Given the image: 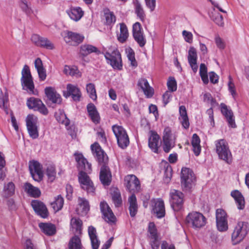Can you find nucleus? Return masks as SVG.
<instances>
[{
    "instance_id": "obj_1",
    "label": "nucleus",
    "mask_w": 249,
    "mask_h": 249,
    "mask_svg": "<svg viewBox=\"0 0 249 249\" xmlns=\"http://www.w3.org/2000/svg\"><path fill=\"white\" fill-rule=\"evenodd\" d=\"M90 148L93 156L102 166L100 173V181L104 185L108 186L111 180V174L107 165L108 157L97 142L91 144Z\"/></svg>"
},
{
    "instance_id": "obj_2",
    "label": "nucleus",
    "mask_w": 249,
    "mask_h": 249,
    "mask_svg": "<svg viewBox=\"0 0 249 249\" xmlns=\"http://www.w3.org/2000/svg\"><path fill=\"white\" fill-rule=\"evenodd\" d=\"M215 150L220 159L230 164L232 161V156L229 144L224 139L216 140L214 142Z\"/></svg>"
},
{
    "instance_id": "obj_3",
    "label": "nucleus",
    "mask_w": 249,
    "mask_h": 249,
    "mask_svg": "<svg viewBox=\"0 0 249 249\" xmlns=\"http://www.w3.org/2000/svg\"><path fill=\"white\" fill-rule=\"evenodd\" d=\"M107 63L114 70H121L123 63L121 55L119 50L115 48H109L105 53Z\"/></svg>"
},
{
    "instance_id": "obj_4",
    "label": "nucleus",
    "mask_w": 249,
    "mask_h": 249,
    "mask_svg": "<svg viewBox=\"0 0 249 249\" xmlns=\"http://www.w3.org/2000/svg\"><path fill=\"white\" fill-rule=\"evenodd\" d=\"M186 222L188 225L193 229L199 230L205 226L207 219L201 213L193 212L187 215Z\"/></svg>"
},
{
    "instance_id": "obj_5",
    "label": "nucleus",
    "mask_w": 249,
    "mask_h": 249,
    "mask_svg": "<svg viewBox=\"0 0 249 249\" xmlns=\"http://www.w3.org/2000/svg\"><path fill=\"white\" fill-rule=\"evenodd\" d=\"M180 178L181 186L186 191H190L195 185L196 176L192 170L189 168H182Z\"/></svg>"
},
{
    "instance_id": "obj_6",
    "label": "nucleus",
    "mask_w": 249,
    "mask_h": 249,
    "mask_svg": "<svg viewBox=\"0 0 249 249\" xmlns=\"http://www.w3.org/2000/svg\"><path fill=\"white\" fill-rule=\"evenodd\" d=\"M112 129L118 146L122 149L126 148L129 144V139L125 129L118 125H113Z\"/></svg>"
},
{
    "instance_id": "obj_7",
    "label": "nucleus",
    "mask_w": 249,
    "mask_h": 249,
    "mask_svg": "<svg viewBox=\"0 0 249 249\" xmlns=\"http://www.w3.org/2000/svg\"><path fill=\"white\" fill-rule=\"evenodd\" d=\"M21 74V83L22 89L27 90L30 93L35 94L34 91L35 87L33 78L29 67L27 65L24 66Z\"/></svg>"
},
{
    "instance_id": "obj_8",
    "label": "nucleus",
    "mask_w": 249,
    "mask_h": 249,
    "mask_svg": "<svg viewBox=\"0 0 249 249\" xmlns=\"http://www.w3.org/2000/svg\"><path fill=\"white\" fill-rule=\"evenodd\" d=\"M248 233V226L246 223L240 221L235 226L231 235L233 244H237L241 242Z\"/></svg>"
},
{
    "instance_id": "obj_9",
    "label": "nucleus",
    "mask_w": 249,
    "mask_h": 249,
    "mask_svg": "<svg viewBox=\"0 0 249 249\" xmlns=\"http://www.w3.org/2000/svg\"><path fill=\"white\" fill-rule=\"evenodd\" d=\"M170 202L174 211H178L182 207L184 201V195L179 191L171 190L170 193Z\"/></svg>"
},
{
    "instance_id": "obj_10",
    "label": "nucleus",
    "mask_w": 249,
    "mask_h": 249,
    "mask_svg": "<svg viewBox=\"0 0 249 249\" xmlns=\"http://www.w3.org/2000/svg\"><path fill=\"white\" fill-rule=\"evenodd\" d=\"M37 122V117L33 115L29 114L26 117L27 130L30 136L34 139H36L39 136Z\"/></svg>"
},
{
    "instance_id": "obj_11",
    "label": "nucleus",
    "mask_w": 249,
    "mask_h": 249,
    "mask_svg": "<svg viewBox=\"0 0 249 249\" xmlns=\"http://www.w3.org/2000/svg\"><path fill=\"white\" fill-rule=\"evenodd\" d=\"M27 106L30 109L35 111H38L43 115H46L48 110L42 101L35 97H31L27 100Z\"/></svg>"
},
{
    "instance_id": "obj_12",
    "label": "nucleus",
    "mask_w": 249,
    "mask_h": 249,
    "mask_svg": "<svg viewBox=\"0 0 249 249\" xmlns=\"http://www.w3.org/2000/svg\"><path fill=\"white\" fill-rule=\"evenodd\" d=\"M163 149L165 153H168L174 146L175 138L172 135L171 128L166 127L164 128L163 134Z\"/></svg>"
},
{
    "instance_id": "obj_13",
    "label": "nucleus",
    "mask_w": 249,
    "mask_h": 249,
    "mask_svg": "<svg viewBox=\"0 0 249 249\" xmlns=\"http://www.w3.org/2000/svg\"><path fill=\"white\" fill-rule=\"evenodd\" d=\"M86 172H80L78 175V180L81 188L86 190L88 193H93L95 188L89 177Z\"/></svg>"
},
{
    "instance_id": "obj_14",
    "label": "nucleus",
    "mask_w": 249,
    "mask_h": 249,
    "mask_svg": "<svg viewBox=\"0 0 249 249\" xmlns=\"http://www.w3.org/2000/svg\"><path fill=\"white\" fill-rule=\"evenodd\" d=\"M75 160L77 162V167L80 172H86L90 173L91 171V165L89 163L83 154L78 152L74 154Z\"/></svg>"
},
{
    "instance_id": "obj_15",
    "label": "nucleus",
    "mask_w": 249,
    "mask_h": 249,
    "mask_svg": "<svg viewBox=\"0 0 249 249\" xmlns=\"http://www.w3.org/2000/svg\"><path fill=\"white\" fill-rule=\"evenodd\" d=\"M29 168L30 174L35 181H39L42 179L43 177L42 166L40 163L35 160L30 161Z\"/></svg>"
},
{
    "instance_id": "obj_16",
    "label": "nucleus",
    "mask_w": 249,
    "mask_h": 249,
    "mask_svg": "<svg viewBox=\"0 0 249 249\" xmlns=\"http://www.w3.org/2000/svg\"><path fill=\"white\" fill-rule=\"evenodd\" d=\"M31 40L38 47L48 50H53L55 48L53 43L50 40L38 35H33L31 37Z\"/></svg>"
},
{
    "instance_id": "obj_17",
    "label": "nucleus",
    "mask_w": 249,
    "mask_h": 249,
    "mask_svg": "<svg viewBox=\"0 0 249 249\" xmlns=\"http://www.w3.org/2000/svg\"><path fill=\"white\" fill-rule=\"evenodd\" d=\"M125 184L127 190L133 193L138 192L141 188L138 178L134 175H128L124 178Z\"/></svg>"
},
{
    "instance_id": "obj_18",
    "label": "nucleus",
    "mask_w": 249,
    "mask_h": 249,
    "mask_svg": "<svg viewBox=\"0 0 249 249\" xmlns=\"http://www.w3.org/2000/svg\"><path fill=\"white\" fill-rule=\"evenodd\" d=\"M84 38V37L82 35L71 31H67L64 36L65 42L72 46L78 45L83 41Z\"/></svg>"
},
{
    "instance_id": "obj_19",
    "label": "nucleus",
    "mask_w": 249,
    "mask_h": 249,
    "mask_svg": "<svg viewBox=\"0 0 249 249\" xmlns=\"http://www.w3.org/2000/svg\"><path fill=\"white\" fill-rule=\"evenodd\" d=\"M152 210L159 218L164 216L165 210L164 203L161 198H154L151 200Z\"/></svg>"
},
{
    "instance_id": "obj_20",
    "label": "nucleus",
    "mask_w": 249,
    "mask_h": 249,
    "mask_svg": "<svg viewBox=\"0 0 249 249\" xmlns=\"http://www.w3.org/2000/svg\"><path fill=\"white\" fill-rule=\"evenodd\" d=\"M148 136V146L149 148L152 152L158 153L160 140L159 135L156 131L150 130Z\"/></svg>"
},
{
    "instance_id": "obj_21",
    "label": "nucleus",
    "mask_w": 249,
    "mask_h": 249,
    "mask_svg": "<svg viewBox=\"0 0 249 249\" xmlns=\"http://www.w3.org/2000/svg\"><path fill=\"white\" fill-rule=\"evenodd\" d=\"M100 209L104 218L107 222L112 223L115 222V216L106 202H101L100 203Z\"/></svg>"
},
{
    "instance_id": "obj_22",
    "label": "nucleus",
    "mask_w": 249,
    "mask_h": 249,
    "mask_svg": "<svg viewBox=\"0 0 249 249\" xmlns=\"http://www.w3.org/2000/svg\"><path fill=\"white\" fill-rule=\"evenodd\" d=\"M220 110L223 115L226 118L229 125L231 127L235 128L236 124L232 110L228 108V107L224 103L220 104Z\"/></svg>"
},
{
    "instance_id": "obj_23",
    "label": "nucleus",
    "mask_w": 249,
    "mask_h": 249,
    "mask_svg": "<svg viewBox=\"0 0 249 249\" xmlns=\"http://www.w3.org/2000/svg\"><path fill=\"white\" fill-rule=\"evenodd\" d=\"M45 93L48 99L52 103L60 104L62 101L61 95L57 93L55 89L52 87H46L45 89Z\"/></svg>"
},
{
    "instance_id": "obj_24",
    "label": "nucleus",
    "mask_w": 249,
    "mask_h": 249,
    "mask_svg": "<svg viewBox=\"0 0 249 249\" xmlns=\"http://www.w3.org/2000/svg\"><path fill=\"white\" fill-rule=\"evenodd\" d=\"M31 205L37 215L42 218H46L48 215V212L44 204L38 200H33L31 202Z\"/></svg>"
},
{
    "instance_id": "obj_25",
    "label": "nucleus",
    "mask_w": 249,
    "mask_h": 249,
    "mask_svg": "<svg viewBox=\"0 0 249 249\" xmlns=\"http://www.w3.org/2000/svg\"><path fill=\"white\" fill-rule=\"evenodd\" d=\"M197 55L196 49L191 47L188 51V61L193 71L196 73L198 69L197 65Z\"/></svg>"
},
{
    "instance_id": "obj_26",
    "label": "nucleus",
    "mask_w": 249,
    "mask_h": 249,
    "mask_svg": "<svg viewBox=\"0 0 249 249\" xmlns=\"http://www.w3.org/2000/svg\"><path fill=\"white\" fill-rule=\"evenodd\" d=\"M87 109L92 122L96 124H99L100 121V116L95 105L92 103L88 104Z\"/></svg>"
},
{
    "instance_id": "obj_27",
    "label": "nucleus",
    "mask_w": 249,
    "mask_h": 249,
    "mask_svg": "<svg viewBox=\"0 0 249 249\" xmlns=\"http://www.w3.org/2000/svg\"><path fill=\"white\" fill-rule=\"evenodd\" d=\"M138 86L140 87L147 98H151L154 94V89L150 86L147 80L144 78L140 79Z\"/></svg>"
},
{
    "instance_id": "obj_28",
    "label": "nucleus",
    "mask_w": 249,
    "mask_h": 249,
    "mask_svg": "<svg viewBox=\"0 0 249 249\" xmlns=\"http://www.w3.org/2000/svg\"><path fill=\"white\" fill-rule=\"evenodd\" d=\"M66 12L71 19L75 21L79 20L84 15V11L80 7H71Z\"/></svg>"
},
{
    "instance_id": "obj_29",
    "label": "nucleus",
    "mask_w": 249,
    "mask_h": 249,
    "mask_svg": "<svg viewBox=\"0 0 249 249\" xmlns=\"http://www.w3.org/2000/svg\"><path fill=\"white\" fill-rule=\"evenodd\" d=\"M90 207L88 201L84 198H78V207L76 211L81 216L86 215L89 211Z\"/></svg>"
},
{
    "instance_id": "obj_30",
    "label": "nucleus",
    "mask_w": 249,
    "mask_h": 249,
    "mask_svg": "<svg viewBox=\"0 0 249 249\" xmlns=\"http://www.w3.org/2000/svg\"><path fill=\"white\" fill-rule=\"evenodd\" d=\"M179 116L178 120L182 127L185 129H188L190 126L189 118L188 117L187 110L184 106H181L179 107Z\"/></svg>"
},
{
    "instance_id": "obj_31",
    "label": "nucleus",
    "mask_w": 249,
    "mask_h": 249,
    "mask_svg": "<svg viewBox=\"0 0 249 249\" xmlns=\"http://www.w3.org/2000/svg\"><path fill=\"white\" fill-rule=\"evenodd\" d=\"M82 221L78 218L73 217L71 220V231L75 235L82 234Z\"/></svg>"
},
{
    "instance_id": "obj_32",
    "label": "nucleus",
    "mask_w": 249,
    "mask_h": 249,
    "mask_svg": "<svg viewBox=\"0 0 249 249\" xmlns=\"http://www.w3.org/2000/svg\"><path fill=\"white\" fill-rule=\"evenodd\" d=\"M39 227L42 232L48 236H52L55 234L56 227L54 225L50 223H41Z\"/></svg>"
},
{
    "instance_id": "obj_33",
    "label": "nucleus",
    "mask_w": 249,
    "mask_h": 249,
    "mask_svg": "<svg viewBox=\"0 0 249 249\" xmlns=\"http://www.w3.org/2000/svg\"><path fill=\"white\" fill-rule=\"evenodd\" d=\"M23 188L25 192L31 197L37 198L41 195V192L39 188L34 186L30 183H24Z\"/></svg>"
},
{
    "instance_id": "obj_34",
    "label": "nucleus",
    "mask_w": 249,
    "mask_h": 249,
    "mask_svg": "<svg viewBox=\"0 0 249 249\" xmlns=\"http://www.w3.org/2000/svg\"><path fill=\"white\" fill-rule=\"evenodd\" d=\"M129 213L131 217H134L138 212V206L137 198L134 194H132L128 198Z\"/></svg>"
},
{
    "instance_id": "obj_35",
    "label": "nucleus",
    "mask_w": 249,
    "mask_h": 249,
    "mask_svg": "<svg viewBox=\"0 0 249 249\" xmlns=\"http://www.w3.org/2000/svg\"><path fill=\"white\" fill-rule=\"evenodd\" d=\"M35 66L37 70L40 80H45L47 76L46 71L43 67L42 61L40 58H37L35 60Z\"/></svg>"
},
{
    "instance_id": "obj_36",
    "label": "nucleus",
    "mask_w": 249,
    "mask_h": 249,
    "mask_svg": "<svg viewBox=\"0 0 249 249\" xmlns=\"http://www.w3.org/2000/svg\"><path fill=\"white\" fill-rule=\"evenodd\" d=\"M92 53L99 54L101 52L97 47L90 44H85L80 47V53L83 56H87Z\"/></svg>"
},
{
    "instance_id": "obj_37",
    "label": "nucleus",
    "mask_w": 249,
    "mask_h": 249,
    "mask_svg": "<svg viewBox=\"0 0 249 249\" xmlns=\"http://www.w3.org/2000/svg\"><path fill=\"white\" fill-rule=\"evenodd\" d=\"M68 93L71 95L73 100L78 101L81 96V93L79 89L73 85L68 84L67 86Z\"/></svg>"
},
{
    "instance_id": "obj_38",
    "label": "nucleus",
    "mask_w": 249,
    "mask_h": 249,
    "mask_svg": "<svg viewBox=\"0 0 249 249\" xmlns=\"http://www.w3.org/2000/svg\"><path fill=\"white\" fill-rule=\"evenodd\" d=\"M231 196L234 199L238 209H243L245 207V200L241 193L238 190H234L231 192Z\"/></svg>"
},
{
    "instance_id": "obj_39",
    "label": "nucleus",
    "mask_w": 249,
    "mask_h": 249,
    "mask_svg": "<svg viewBox=\"0 0 249 249\" xmlns=\"http://www.w3.org/2000/svg\"><path fill=\"white\" fill-rule=\"evenodd\" d=\"M133 4L135 13L137 17L142 21H144L145 19L146 15L142 5L138 0H134L133 1Z\"/></svg>"
},
{
    "instance_id": "obj_40",
    "label": "nucleus",
    "mask_w": 249,
    "mask_h": 249,
    "mask_svg": "<svg viewBox=\"0 0 249 249\" xmlns=\"http://www.w3.org/2000/svg\"><path fill=\"white\" fill-rule=\"evenodd\" d=\"M120 33L117 34L118 40L121 43L124 42L128 37V32L126 25L120 23Z\"/></svg>"
},
{
    "instance_id": "obj_41",
    "label": "nucleus",
    "mask_w": 249,
    "mask_h": 249,
    "mask_svg": "<svg viewBox=\"0 0 249 249\" xmlns=\"http://www.w3.org/2000/svg\"><path fill=\"white\" fill-rule=\"evenodd\" d=\"M55 117L56 120L62 124L68 127L70 123V120L67 117L64 111L62 109H59L55 113Z\"/></svg>"
},
{
    "instance_id": "obj_42",
    "label": "nucleus",
    "mask_w": 249,
    "mask_h": 249,
    "mask_svg": "<svg viewBox=\"0 0 249 249\" xmlns=\"http://www.w3.org/2000/svg\"><path fill=\"white\" fill-rule=\"evenodd\" d=\"M200 140L196 134H194L192 139V145L193 150L196 156L199 155L201 151V146L200 145Z\"/></svg>"
},
{
    "instance_id": "obj_43",
    "label": "nucleus",
    "mask_w": 249,
    "mask_h": 249,
    "mask_svg": "<svg viewBox=\"0 0 249 249\" xmlns=\"http://www.w3.org/2000/svg\"><path fill=\"white\" fill-rule=\"evenodd\" d=\"M104 19L106 24L111 25L115 23L116 17L113 12H111L109 9H106L104 10Z\"/></svg>"
},
{
    "instance_id": "obj_44",
    "label": "nucleus",
    "mask_w": 249,
    "mask_h": 249,
    "mask_svg": "<svg viewBox=\"0 0 249 249\" xmlns=\"http://www.w3.org/2000/svg\"><path fill=\"white\" fill-rule=\"evenodd\" d=\"M69 249H82V245L79 235H74L70 240Z\"/></svg>"
},
{
    "instance_id": "obj_45",
    "label": "nucleus",
    "mask_w": 249,
    "mask_h": 249,
    "mask_svg": "<svg viewBox=\"0 0 249 249\" xmlns=\"http://www.w3.org/2000/svg\"><path fill=\"white\" fill-rule=\"evenodd\" d=\"M15 185L13 182H9L4 186L3 191V196L6 198L12 196L15 193Z\"/></svg>"
},
{
    "instance_id": "obj_46",
    "label": "nucleus",
    "mask_w": 249,
    "mask_h": 249,
    "mask_svg": "<svg viewBox=\"0 0 249 249\" xmlns=\"http://www.w3.org/2000/svg\"><path fill=\"white\" fill-rule=\"evenodd\" d=\"M125 53L128 60L130 62V65L136 68L138 63L135 59L134 51L131 48H128L125 49Z\"/></svg>"
},
{
    "instance_id": "obj_47",
    "label": "nucleus",
    "mask_w": 249,
    "mask_h": 249,
    "mask_svg": "<svg viewBox=\"0 0 249 249\" xmlns=\"http://www.w3.org/2000/svg\"><path fill=\"white\" fill-rule=\"evenodd\" d=\"M63 204V198L60 195H59L57 196L55 201L51 203V206L54 211L57 212L62 208Z\"/></svg>"
},
{
    "instance_id": "obj_48",
    "label": "nucleus",
    "mask_w": 249,
    "mask_h": 249,
    "mask_svg": "<svg viewBox=\"0 0 249 249\" xmlns=\"http://www.w3.org/2000/svg\"><path fill=\"white\" fill-rule=\"evenodd\" d=\"M86 90L89 97L93 101L97 99V94L95 85L93 83H89L86 85Z\"/></svg>"
},
{
    "instance_id": "obj_49",
    "label": "nucleus",
    "mask_w": 249,
    "mask_h": 249,
    "mask_svg": "<svg viewBox=\"0 0 249 249\" xmlns=\"http://www.w3.org/2000/svg\"><path fill=\"white\" fill-rule=\"evenodd\" d=\"M46 174L49 181L53 182L56 178V172L53 165H49L47 167Z\"/></svg>"
},
{
    "instance_id": "obj_50",
    "label": "nucleus",
    "mask_w": 249,
    "mask_h": 249,
    "mask_svg": "<svg viewBox=\"0 0 249 249\" xmlns=\"http://www.w3.org/2000/svg\"><path fill=\"white\" fill-rule=\"evenodd\" d=\"M112 199L116 207L120 206L122 203L121 194L118 189H115L112 193Z\"/></svg>"
},
{
    "instance_id": "obj_51",
    "label": "nucleus",
    "mask_w": 249,
    "mask_h": 249,
    "mask_svg": "<svg viewBox=\"0 0 249 249\" xmlns=\"http://www.w3.org/2000/svg\"><path fill=\"white\" fill-rule=\"evenodd\" d=\"M199 74L203 82L207 84L209 82L207 74V68L204 64H201L200 66Z\"/></svg>"
},
{
    "instance_id": "obj_52",
    "label": "nucleus",
    "mask_w": 249,
    "mask_h": 249,
    "mask_svg": "<svg viewBox=\"0 0 249 249\" xmlns=\"http://www.w3.org/2000/svg\"><path fill=\"white\" fill-rule=\"evenodd\" d=\"M211 19L218 26H223L224 25L223 18L221 15L216 12H212L210 16Z\"/></svg>"
},
{
    "instance_id": "obj_53",
    "label": "nucleus",
    "mask_w": 249,
    "mask_h": 249,
    "mask_svg": "<svg viewBox=\"0 0 249 249\" xmlns=\"http://www.w3.org/2000/svg\"><path fill=\"white\" fill-rule=\"evenodd\" d=\"M203 100L207 104H210L212 107H214L217 105L216 100L213 98L211 94L209 92L203 93Z\"/></svg>"
},
{
    "instance_id": "obj_54",
    "label": "nucleus",
    "mask_w": 249,
    "mask_h": 249,
    "mask_svg": "<svg viewBox=\"0 0 249 249\" xmlns=\"http://www.w3.org/2000/svg\"><path fill=\"white\" fill-rule=\"evenodd\" d=\"M8 102V95L6 92L3 93L0 89V108L4 109L7 108V103Z\"/></svg>"
},
{
    "instance_id": "obj_55",
    "label": "nucleus",
    "mask_w": 249,
    "mask_h": 249,
    "mask_svg": "<svg viewBox=\"0 0 249 249\" xmlns=\"http://www.w3.org/2000/svg\"><path fill=\"white\" fill-rule=\"evenodd\" d=\"M64 73L66 75L75 76L78 74L79 71L75 66L70 67L66 65L64 69Z\"/></svg>"
},
{
    "instance_id": "obj_56",
    "label": "nucleus",
    "mask_w": 249,
    "mask_h": 249,
    "mask_svg": "<svg viewBox=\"0 0 249 249\" xmlns=\"http://www.w3.org/2000/svg\"><path fill=\"white\" fill-rule=\"evenodd\" d=\"M135 40L137 42L141 47H143L146 42V38L143 33L133 35Z\"/></svg>"
},
{
    "instance_id": "obj_57",
    "label": "nucleus",
    "mask_w": 249,
    "mask_h": 249,
    "mask_svg": "<svg viewBox=\"0 0 249 249\" xmlns=\"http://www.w3.org/2000/svg\"><path fill=\"white\" fill-rule=\"evenodd\" d=\"M216 221L221 220H227V214L226 212L222 209H218L216 210Z\"/></svg>"
},
{
    "instance_id": "obj_58",
    "label": "nucleus",
    "mask_w": 249,
    "mask_h": 249,
    "mask_svg": "<svg viewBox=\"0 0 249 249\" xmlns=\"http://www.w3.org/2000/svg\"><path fill=\"white\" fill-rule=\"evenodd\" d=\"M167 86L169 91L174 92L177 90V82L174 77H169V78L167 81Z\"/></svg>"
},
{
    "instance_id": "obj_59",
    "label": "nucleus",
    "mask_w": 249,
    "mask_h": 249,
    "mask_svg": "<svg viewBox=\"0 0 249 249\" xmlns=\"http://www.w3.org/2000/svg\"><path fill=\"white\" fill-rule=\"evenodd\" d=\"M216 226L217 229L220 231H225L228 229V220L216 221Z\"/></svg>"
},
{
    "instance_id": "obj_60",
    "label": "nucleus",
    "mask_w": 249,
    "mask_h": 249,
    "mask_svg": "<svg viewBox=\"0 0 249 249\" xmlns=\"http://www.w3.org/2000/svg\"><path fill=\"white\" fill-rule=\"evenodd\" d=\"M148 232L150 234L151 239H156L158 238L157 231L155 224L153 222H150L148 225Z\"/></svg>"
},
{
    "instance_id": "obj_61",
    "label": "nucleus",
    "mask_w": 249,
    "mask_h": 249,
    "mask_svg": "<svg viewBox=\"0 0 249 249\" xmlns=\"http://www.w3.org/2000/svg\"><path fill=\"white\" fill-rule=\"evenodd\" d=\"M143 31L141 24L137 22L133 25V36L142 33Z\"/></svg>"
},
{
    "instance_id": "obj_62",
    "label": "nucleus",
    "mask_w": 249,
    "mask_h": 249,
    "mask_svg": "<svg viewBox=\"0 0 249 249\" xmlns=\"http://www.w3.org/2000/svg\"><path fill=\"white\" fill-rule=\"evenodd\" d=\"M146 6L149 9L150 12L155 10L156 6V0H144Z\"/></svg>"
},
{
    "instance_id": "obj_63",
    "label": "nucleus",
    "mask_w": 249,
    "mask_h": 249,
    "mask_svg": "<svg viewBox=\"0 0 249 249\" xmlns=\"http://www.w3.org/2000/svg\"><path fill=\"white\" fill-rule=\"evenodd\" d=\"M213 107H211L208 109L206 111L207 114L209 116V120L210 123V124L213 127L214 126V120L213 117Z\"/></svg>"
},
{
    "instance_id": "obj_64",
    "label": "nucleus",
    "mask_w": 249,
    "mask_h": 249,
    "mask_svg": "<svg viewBox=\"0 0 249 249\" xmlns=\"http://www.w3.org/2000/svg\"><path fill=\"white\" fill-rule=\"evenodd\" d=\"M182 36L186 42L191 43L193 41V34L191 32L184 30L182 32Z\"/></svg>"
}]
</instances>
